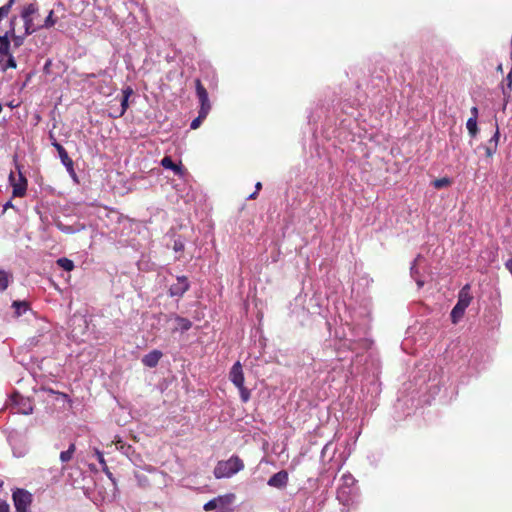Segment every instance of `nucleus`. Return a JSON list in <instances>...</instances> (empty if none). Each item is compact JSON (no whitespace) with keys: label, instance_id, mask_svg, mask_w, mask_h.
<instances>
[{"label":"nucleus","instance_id":"obj_13","mask_svg":"<svg viewBox=\"0 0 512 512\" xmlns=\"http://www.w3.org/2000/svg\"><path fill=\"white\" fill-rule=\"evenodd\" d=\"M189 289V282L187 277H177L176 283L170 286L169 292L171 296H182Z\"/></svg>","mask_w":512,"mask_h":512},{"label":"nucleus","instance_id":"obj_11","mask_svg":"<svg viewBox=\"0 0 512 512\" xmlns=\"http://www.w3.org/2000/svg\"><path fill=\"white\" fill-rule=\"evenodd\" d=\"M9 181H10L11 186L13 187V196L14 197H23L25 195L26 189H27V180L22 175V173L19 172L18 178H16L13 173H10Z\"/></svg>","mask_w":512,"mask_h":512},{"label":"nucleus","instance_id":"obj_42","mask_svg":"<svg viewBox=\"0 0 512 512\" xmlns=\"http://www.w3.org/2000/svg\"><path fill=\"white\" fill-rule=\"evenodd\" d=\"M508 80H509V82H510V83H509V85H511V83H512L511 74H509V75H508Z\"/></svg>","mask_w":512,"mask_h":512},{"label":"nucleus","instance_id":"obj_34","mask_svg":"<svg viewBox=\"0 0 512 512\" xmlns=\"http://www.w3.org/2000/svg\"><path fill=\"white\" fill-rule=\"evenodd\" d=\"M117 445V449L121 450L124 454L128 455L130 450H131V446H126L124 443H122L121 441H118L116 443Z\"/></svg>","mask_w":512,"mask_h":512},{"label":"nucleus","instance_id":"obj_36","mask_svg":"<svg viewBox=\"0 0 512 512\" xmlns=\"http://www.w3.org/2000/svg\"><path fill=\"white\" fill-rule=\"evenodd\" d=\"M10 507L7 502H0V512H9Z\"/></svg>","mask_w":512,"mask_h":512},{"label":"nucleus","instance_id":"obj_25","mask_svg":"<svg viewBox=\"0 0 512 512\" xmlns=\"http://www.w3.org/2000/svg\"><path fill=\"white\" fill-rule=\"evenodd\" d=\"M57 264L59 267H61L62 269H64L65 271H71L73 270L74 268V263L72 260L68 259V258H59L57 260Z\"/></svg>","mask_w":512,"mask_h":512},{"label":"nucleus","instance_id":"obj_18","mask_svg":"<svg viewBox=\"0 0 512 512\" xmlns=\"http://www.w3.org/2000/svg\"><path fill=\"white\" fill-rule=\"evenodd\" d=\"M472 300V295L470 293V285L466 284L459 291L457 304L467 308Z\"/></svg>","mask_w":512,"mask_h":512},{"label":"nucleus","instance_id":"obj_5","mask_svg":"<svg viewBox=\"0 0 512 512\" xmlns=\"http://www.w3.org/2000/svg\"><path fill=\"white\" fill-rule=\"evenodd\" d=\"M13 502L16 512H30L32 495L23 489H17L13 493Z\"/></svg>","mask_w":512,"mask_h":512},{"label":"nucleus","instance_id":"obj_33","mask_svg":"<svg viewBox=\"0 0 512 512\" xmlns=\"http://www.w3.org/2000/svg\"><path fill=\"white\" fill-rule=\"evenodd\" d=\"M499 138H500V132H499L498 126H496V131H495L494 135L491 137V139L489 140L488 144L497 147Z\"/></svg>","mask_w":512,"mask_h":512},{"label":"nucleus","instance_id":"obj_37","mask_svg":"<svg viewBox=\"0 0 512 512\" xmlns=\"http://www.w3.org/2000/svg\"><path fill=\"white\" fill-rule=\"evenodd\" d=\"M478 108L476 106L472 107L471 108V117L470 118H474L475 120H477L478 118Z\"/></svg>","mask_w":512,"mask_h":512},{"label":"nucleus","instance_id":"obj_23","mask_svg":"<svg viewBox=\"0 0 512 512\" xmlns=\"http://www.w3.org/2000/svg\"><path fill=\"white\" fill-rule=\"evenodd\" d=\"M132 93H133V90L130 87H127L126 89L123 90V97H122V100H121V112H120V115H123L125 113V111L127 110V108H128V99H129V97L131 96Z\"/></svg>","mask_w":512,"mask_h":512},{"label":"nucleus","instance_id":"obj_14","mask_svg":"<svg viewBox=\"0 0 512 512\" xmlns=\"http://www.w3.org/2000/svg\"><path fill=\"white\" fill-rule=\"evenodd\" d=\"M288 483V473L285 470L279 471L271 476L267 484L274 488H284Z\"/></svg>","mask_w":512,"mask_h":512},{"label":"nucleus","instance_id":"obj_16","mask_svg":"<svg viewBox=\"0 0 512 512\" xmlns=\"http://www.w3.org/2000/svg\"><path fill=\"white\" fill-rule=\"evenodd\" d=\"M425 261L424 257L421 256V255H418L414 262L412 263V266L410 268V271H411V276L412 278L416 281L417 283V286L419 288H421L425 281L423 279L420 278L419 276V271H418V266H420L423 262Z\"/></svg>","mask_w":512,"mask_h":512},{"label":"nucleus","instance_id":"obj_31","mask_svg":"<svg viewBox=\"0 0 512 512\" xmlns=\"http://www.w3.org/2000/svg\"><path fill=\"white\" fill-rule=\"evenodd\" d=\"M205 118H206V117H201V112L199 111V113H198V117H197V118H195L194 120H192V122H191V124H190V128H191V129H193V130L197 129V128L201 125L202 121H203Z\"/></svg>","mask_w":512,"mask_h":512},{"label":"nucleus","instance_id":"obj_12","mask_svg":"<svg viewBox=\"0 0 512 512\" xmlns=\"http://www.w3.org/2000/svg\"><path fill=\"white\" fill-rule=\"evenodd\" d=\"M229 379L237 388H242V385H244V373L239 361L234 363L232 366L229 373Z\"/></svg>","mask_w":512,"mask_h":512},{"label":"nucleus","instance_id":"obj_7","mask_svg":"<svg viewBox=\"0 0 512 512\" xmlns=\"http://www.w3.org/2000/svg\"><path fill=\"white\" fill-rule=\"evenodd\" d=\"M16 22H17V16H12L9 21V28L5 32L4 35H7V41H12L14 47L18 48L21 45H23L24 40L27 36L30 34H26V29H24V32L21 34L16 33Z\"/></svg>","mask_w":512,"mask_h":512},{"label":"nucleus","instance_id":"obj_1","mask_svg":"<svg viewBox=\"0 0 512 512\" xmlns=\"http://www.w3.org/2000/svg\"><path fill=\"white\" fill-rule=\"evenodd\" d=\"M243 469V461L238 456L233 455L228 460L219 461L213 473L217 479L230 478Z\"/></svg>","mask_w":512,"mask_h":512},{"label":"nucleus","instance_id":"obj_30","mask_svg":"<svg viewBox=\"0 0 512 512\" xmlns=\"http://www.w3.org/2000/svg\"><path fill=\"white\" fill-rule=\"evenodd\" d=\"M94 454H95L97 460L99 461V463L101 464L103 470L106 471L108 468H107L103 453L100 450H98L97 448H95Z\"/></svg>","mask_w":512,"mask_h":512},{"label":"nucleus","instance_id":"obj_41","mask_svg":"<svg viewBox=\"0 0 512 512\" xmlns=\"http://www.w3.org/2000/svg\"><path fill=\"white\" fill-rule=\"evenodd\" d=\"M3 207H4V210H6V209H8L10 207H13V205H12L11 201H8L7 203L4 204Z\"/></svg>","mask_w":512,"mask_h":512},{"label":"nucleus","instance_id":"obj_15","mask_svg":"<svg viewBox=\"0 0 512 512\" xmlns=\"http://www.w3.org/2000/svg\"><path fill=\"white\" fill-rule=\"evenodd\" d=\"M161 165L165 169L172 170L175 175H178L180 177H183L185 174V169L182 167V165L174 163L171 157L169 156H165L161 160Z\"/></svg>","mask_w":512,"mask_h":512},{"label":"nucleus","instance_id":"obj_24","mask_svg":"<svg viewBox=\"0 0 512 512\" xmlns=\"http://www.w3.org/2000/svg\"><path fill=\"white\" fill-rule=\"evenodd\" d=\"M10 279L11 275L8 272L0 270V291H4L8 287Z\"/></svg>","mask_w":512,"mask_h":512},{"label":"nucleus","instance_id":"obj_39","mask_svg":"<svg viewBox=\"0 0 512 512\" xmlns=\"http://www.w3.org/2000/svg\"><path fill=\"white\" fill-rule=\"evenodd\" d=\"M174 249H175L176 251H178V250H182V249H183V244H182V243H179V242H175Z\"/></svg>","mask_w":512,"mask_h":512},{"label":"nucleus","instance_id":"obj_22","mask_svg":"<svg viewBox=\"0 0 512 512\" xmlns=\"http://www.w3.org/2000/svg\"><path fill=\"white\" fill-rule=\"evenodd\" d=\"M75 450H76L75 444L71 443L69 445V448L66 451H62L60 453V460H61V462L62 463L69 462L72 459V457H73V455L75 453Z\"/></svg>","mask_w":512,"mask_h":512},{"label":"nucleus","instance_id":"obj_2","mask_svg":"<svg viewBox=\"0 0 512 512\" xmlns=\"http://www.w3.org/2000/svg\"><path fill=\"white\" fill-rule=\"evenodd\" d=\"M11 43L7 41V35L0 36V70L6 71L8 69H15L17 63L11 51Z\"/></svg>","mask_w":512,"mask_h":512},{"label":"nucleus","instance_id":"obj_20","mask_svg":"<svg viewBox=\"0 0 512 512\" xmlns=\"http://www.w3.org/2000/svg\"><path fill=\"white\" fill-rule=\"evenodd\" d=\"M56 226L59 230H61L64 233H67V234H73L75 232L81 231L85 227L82 224H77L76 226H70V225H66V224L62 223L61 221H58L56 223Z\"/></svg>","mask_w":512,"mask_h":512},{"label":"nucleus","instance_id":"obj_8","mask_svg":"<svg viewBox=\"0 0 512 512\" xmlns=\"http://www.w3.org/2000/svg\"><path fill=\"white\" fill-rule=\"evenodd\" d=\"M196 86V94L200 102V109L201 117H207V115L210 112L211 104L208 98V93L205 87L202 85L201 81L199 79H196L195 81Z\"/></svg>","mask_w":512,"mask_h":512},{"label":"nucleus","instance_id":"obj_38","mask_svg":"<svg viewBox=\"0 0 512 512\" xmlns=\"http://www.w3.org/2000/svg\"><path fill=\"white\" fill-rule=\"evenodd\" d=\"M261 186L260 182L256 184V191L249 196L250 199H254L256 197L257 191L260 190Z\"/></svg>","mask_w":512,"mask_h":512},{"label":"nucleus","instance_id":"obj_21","mask_svg":"<svg viewBox=\"0 0 512 512\" xmlns=\"http://www.w3.org/2000/svg\"><path fill=\"white\" fill-rule=\"evenodd\" d=\"M465 310H466L465 307H463L461 305H458L456 303V305L454 306V308L451 311V320H452V322L453 323H457L462 318V316L464 315Z\"/></svg>","mask_w":512,"mask_h":512},{"label":"nucleus","instance_id":"obj_40","mask_svg":"<svg viewBox=\"0 0 512 512\" xmlns=\"http://www.w3.org/2000/svg\"><path fill=\"white\" fill-rule=\"evenodd\" d=\"M330 445H331V443H330V442H328V443L323 447V449H322V455H324V454L327 452V450L329 449V446H330Z\"/></svg>","mask_w":512,"mask_h":512},{"label":"nucleus","instance_id":"obj_35","mask_svg":"<svg viewBox=\"0 0 512 512\" xmlns=\"http://www.w3.org/2000/svg\"><path fill=\"white\" fill-rule=\"evenodd\" d=\"M497 150V147L493 146V145H490L488 144L485 148V151H486V155L488 157H491Z\"/></svg>","mask_w":512,"mask_h":512},{"label":"nucleus","instance_id":"obj_10","mask_svg":"<svg viewBox=\"0 0 512 512\" xmlns=\"http://www.w3.org/2000/svg\"><path fill=\"white\" fill-rule=\"evenodd\" d=\"M342 484L338 489L337 498L342 501H348L351 488L355 484V478L351 474H344L341 477Z\"/></svg>","mask_w":512,"mask_h":512},{"label":"nucleus","instance_id":"obj_26","mask_svg":"<svg viewBox=\"0 0 512 512\" xmlns=\"http://www.w3.org/2000/svg\"><path fill=\"white\" fill-rule=\"evenodd\" d=\"M467 130L471 137H475L478 133L477 120L469 118L466 123Z\"/></svg>","mask_w":512,"mask_h":512},{"label":"nucleus","instance_id":"obj_19","mask_svg":"<svg viewBox=\"0 0 512 512\" xmlns=\"http://www.w3.org/2000/svg\"><path fill=\"white\" fill-rule=\"evenodd\" d=\"M171 317L174 318L177 326L174 328V330H180L181 332L188 331L192 327V322L188 320L187 318H183L178 315H172Z\"/></svg>","mask_w":512,"mask_h":512},{"label":"nucleus","instance_id":"obj_9","mask_svg":"<svg viewBox=\"0 0 512 512\" xmlns=\"http://www.w3.org/2000/svg\"><path fill=\"white\" fill-rule=\"evenodd\" d=\"M52 145L55 147V149L58 152L59 158L61 160V163L65 166L67 172L69 175L76 180V172L74 170V163L73 160L69 157L67 151L65 148L58 142L54 141Z\"/></svg>","mask_w":512,"mask_h":512},{"label":"nucleus","instance_id":"obj_6","mask_svg":"<svg viewBox=\"0 0 512 512\" xmlns=\"http://www.w3.org/2000/svg\"><path fill=\"white\" fill-rule=\"evenodd\" d=\"M10 402L15 413L29 415L33 412V406L30 399L25 398L19 394L12 395Z\"/></svg>","mask_w":512,"mask_h":512},{"label":"nucleus","instance_id":"obj_17","mask_svg":"<svg viewBox=\"0 0 512 512\" xmlns=\"http://www.w3.org/2000/svg\"><path fill=\"white\" fill-rule=\"evenodd\" d=\"M162 352L159 351V350H153L151 352H149L148 354L144 355L143 358H142V363L149 367V368H153V367H156L157 364L159 363L161 357H162Z\"/></svg>","mask_w":512,"mask_h":512},{"label":"nucleus","instance_id":"obj_29","mask_svg":"<svg viewBox=\"0 0 512 512\" xmlns=\"http://www.w3.org/2000/svg\"><path fill=\"white\" fill-rule=\"evenodd\" d=\"M450 179L449 178H440V179H436L434 182H433V186L437 189H441V188H444V187H447L450 185Z\"/></svg>","mask_w":512,"mask_h":512},{"label":"nucleus","instance_id":"obj_28","mask_svg":"<svg viewBox=\"0 0 512 512\" xmlns=\"http://www.w3.org/2000/svg\"><path fill=\"white\" fill-rule=\"evenodd\" d=\"M53 14H54V12L51 10L49 12L48 16L46 17V19L44 20L43 25L40 28H47L48 29V28H51L52 26L55 25L56 20L54 19Z\"/></svg>","mask_w":512,"mask_h":512},{"label":"nucleus","instance_id":"obj_27","mask_svg":"<svg viewBox=\"0 0 512 512\" xmlns=\"http://www.w3.org/2000/svg\"><path fill=\"white\" fill-rule=\"evenodd\" d=\"M12 306L15 308V314L17 316L22 315L28 309L27 303L26 302H21V301H14Z\"/></svg>","mask_w":512,"mask_h":512},{"label":"nucleus","instance_id":"obj_4","mask_svg":"<svg viewBox=\"0 0 512 512\" xmlns=\"http://www.w3.org/2000/svg\"><path fill=\"white\" fill-rule=\"evenodd\" d=\"M38 13V6L34 3H30L25 5L21 12L20 17L22 18L24 22V29H26V34H33L36 32L39 27H36L34 25V18L33 16Z\"/></svg>","mask_w":512,"mask_h":512},{"label":"nucleus","instance_id":"obj_32","mask_svg":"<svg viewBox=\"0 0 512 512\" xmlns=\"http://www.w3.org/2000/svg\"><path fill=\"white\" fill-rule=\"evenodd\" d=\"M240 392V397L243 402H247L250 398V391L242 385V388H238Z\"/></svg>","mask_w":512,"mask_h":512},{"label":"nucleus","instance_id":"obj_3","mask_svg":"<svg viewBox=\"0 0 512 512\" xmlns=\"http://www.w3.org/2000/svg\"><path fill=\"white\" fill-rule=\"evenodd\" d=\"M234 500L235 495L232 493L221 495L205 503L203 508L207 512L212 510H217L216 512H231L230 506Z\"/></svg>","mask_w":512,"mask_h":512}]
</instances>
